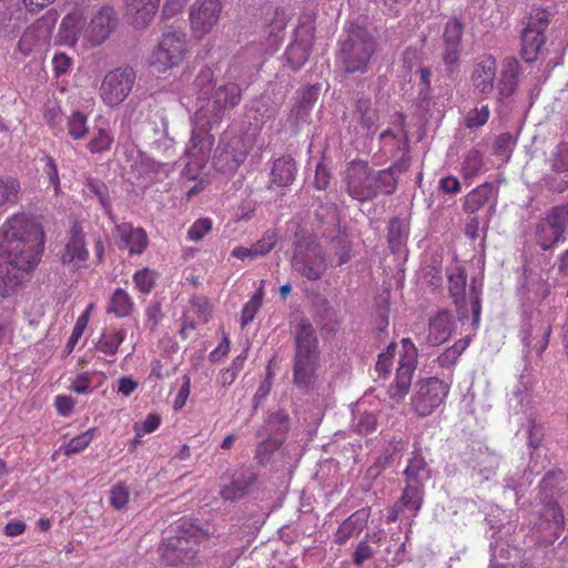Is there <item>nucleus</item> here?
Masks as SVG:
<instances>
[{"label":"nucleus","mask_w":568,"mask_h":568,"mask_svg":"<svg viewBox=\"0 0 568 568\" xmlns=\"http://www.w3.org/2000/svg\"><path fill=\"white\" fill-rule=\"evenodd\" d=\"M161 416L156 413L149 414L144 420L140 423H135L133 426L135 436L138 438L142 437L143 435L151 434L155 432L160 425H161Z\"/></svg>","instance_id":"obj_56"},{"label":"nucleus","mask_w":568,"mask_h":568,"mask_svg":"<svg viewBox=\"0 0 568 568\" xmlns=\"http://www.w3.org/2000/svg\"><path fill=\"white\" fill-rule=\"evenodd\" d=\"M405 230L398 220H393L388 229V244L393 252H399L405 244Z\"/></svg>","instance_id":"obj_50"},{"label":"nucleus","mask_w":568,"mask_h":568,"mask_svg":"<svg viewBox=\"0 0 568 568\" xmlns=\"http://www.w3.org/2000/svg\"><path fill=\"white\" fill-rule=\"evenodd\" d=\"M374 52V38L366 30L357 28L343 42L338 61L347 73L365 72Z\"/></svg>","instance_id":"obj_7"},{"label":"nucleus","mask_w":568,"mask_h":568,"mask_svg":"<svg viewBox=\"0 0 568 568\" xmlns=\"http://www.w3.org/2000/svg\"><path fill=\"white\" fill-rule=\"evenodd\" d=\"M352 242L349 236L342 230H337L328 244L327 255L331 265H343L351 260Z\"/></svg>","instance_id":"obj_30"},{"label":"nucleus","mask_w":568,"mask_h":568,"mask_svg":"<svg viewBox=\"0 0 568 568\" xmlns=\"http://www.w3.org/2000/svg\"><path fill=\"white\" fill-rule=\"evenodd\" d=\"M460 50L458 45H446L443 53L444 63L449 72L455 70L459 62Z\"/></svg>","instance_id":"obj_64"},{"label":"nucleus","mask_w":568,"mask_h":568,"mask_svg":"<svg viewBox=\"0 0 568 568\" xmlns=\"http://www.w3.org/2000/svg\"><path fill=\"white\" fill-rule=\"evenodd\" d=\"M222 12L220 0H196L189 9V22L192 34L202 39L217 24Z\"/></svg>","instance_id":"obj_15"},{"label":"nucleus","mask_w":568,"mask_h":568,"mask_svg":"<svg viewBox=\"0 0 568 568\" xmlns=\"http://www.w3.org/2000/svg\"><path fill=\"white\" fill-rule=\"evenodd\" d=\"M189 52L186 33L169 30L163 33L159 44L149 58L150 65L158 72H165L178 67Z\"/></svg>","instance_id":"obj_8"},{"label":"nucleus","mask_w":568,"mask_h":568,"mask_svg":"<svg viewBox=\"0 0 568 568\" xmlns=\"http://www.w3.org/2000/svg\"><path fill=\"white\" fill-rule=\"evenodd\" d=\"M548 26L549 12L541 8L534 9L521 33V57L525 61H536L541 47L545 44L544 32Z\"/></svg>","instance_id":"obj_12"},{"label":"nucleus","mask_w":568,"mask_h":568,"mask_svg":"<svg viewBox=\"0 0 568 568\" xmlns=\"http://www.w3.org/2000/svg\"><path fill=\"white\" fill-rule=\"evenodd\" d=\"M377 417L374 413H364L356 423V430L362 435H367L376 430Z\"/></svg>","instance_id":"obj_60"},{"label":"nucleus","mask_w":568,"mask_h":568,"mask_svg":"<svg viewBox=\"0 0 568 568\" xmlns=\"http://www.w3.org/2000/svg\"><path fill=\"white\" fill-rule=\"evenodd\" d=\"M212 230V221L207 217L196 220L187 231V239L193 242L201 241Z\"/></svg>","instance_id":"obj_57"},{"label":"nucleus","mask_w":568,"mask_h":568,"mask_svg":"<svg viewBox=\"0 0 568 568\" xmlns=\"http://www.w3.org/2000/svg\"><path fill=\"white\" fill-rule=\"evenodd\" d=\"M497 78V61L491 54L476 58L471 64L469 81L474 94L487 99L494 91Z\"/></svg>","instance_id":"obj_17"},{"label":"nucleus","mask_w":568,"mask_h":568,"mask_svg":"<svg viewBox=\"0 0 568 568\" xmlns=\"http://www.w3.org/2000/svg\"><path fill=\"white\" fill-rule=\"evenodd\" d=\"M253 145L254 138L248 134L222 139L213 155V166L225 174L236 172Z\"/></svg>","instance_id":"obj_9"},{"label":"nucleus","mask_w":568,"mask_h":568,"mask_svg":"<svg viewBox=\"0 0 568 568\" xmlns=\"http://www.w3.org/2000/svg\"><path fill=\"white\" fill-rule=\"evenodd\" d=\"M568 233V205L552 207L535 226L534 241L544 251L565 242Z\"/></svg>","instance_id":"obj_10"},{"label":"nucleus","mask_w":568,"mask_h":568,"mask_svg":"<svg viewBox=\"0 0 568 568\" xmlns=\"http://www.w3.org/2000/svg\"><path fill=\"white\" fill-rule=\"evenodd\" d=\"M408 448V442L407 440H403L402 438H394L392 439L386 449H385V453L387 455V460L388 462H395L397 459H399L403 455V453L405 450H407Z\"/></svg>","instance_id":"obj_59"},{"label":"nucleus","mask_w":568,"mask_h":568,"mask_svg":"<svg viewBox=\"0 0 568 568\" xmlns=\"http://www.w3.org/2000/svg\"><path fill=\"white\" fill-rule=\"evenodd\" d=\"M156 277V273L153 270L144 267L140 271H136L133 274L132 280L134 283V287L139 292L143 294H149L155 285Z\"/></svg>","instance_id":"obj_47"},{"label":"nucleus","mask_w":568,"mask_h":568,"mask_svg":"<svg viewBox=\"0 0 568 568\" xmlns=\"http://www.w3.org/2000/svg\"><path fill=\"white\" fill-rule=\"evenodd\" d=\"M89 252L85 247L84 234L82 227L75 223L70 232V239L61 253L63 264L72 267H80L87 261Z\"/></svg>","instance_id":"obj_21"},{"label":"nucleus","mask_w":568,"mask_h":568,"mask_svg":"<svg viewBox=\"0 0 568 568\" xmlns=\"http://www.w3.org/2000/svg\"><path fill=\"white\" fill-rule=\"evenodd\" d=\"M130 499V489L124 483L115 484L110 490V504L113 508L124 509Z\"/></svg>","instance_id":"obj_51"},{"label":"nucleus","mask_w":568,"mask_h":568,"mask_svg":"<svg viewBox=\"0 0 568 568\" xmlns=\"http://www.w3.org/2000/svg\"><path fill=\"white\" fill-rule=\"evenodd\" d=\"M194 85L199 100L205 102L196 112L195 119H205L207 125L220 123L224 114L237 106L242 100V88L232 81L217 84L210 67H203L199 71Z\"/></svg>","instance_id":"obj_3"},{"label":"nucleus","mask_w":568,"mask_h":568,"mask_svg":"<svg viewBox=\"0 0 568 568\" xmlns=\"http://www.w3.org/2000/svg\"><path fill=\"white\" fill-rule=\"evenodd\" d=\"M135 82V72L131 68H118L108 72L100 87V97L109 106L121 104L130 94Z\"/></svg>","instance_id":"obj_13"},{"label":"nucleus","mask_w":568,"mask_h":568,"mask_svg":"<svg viewBox=\"0 0 568 568\" xmlns=\"http://www.w3.org/2000/svg\"><path fill=\"white\" fill-rule=\"evenodd\" d=\"M417 364V348L409 338L402 339V352L394 384L388 393L392 398L402 399L408 393Z\"/></svg>","instance_id":"obj_14"},{"label":"nucleus","mask_w":568,"mask_h":568,"mask_svg":"<svg viewBox=\"0 0 568 568\" xmlns=\"http://www.w3.org/2000/svg\"><path fill=\"white\" fill-rule=\"evenodd\" d=\"M253 480V475L246 476L244 473L235 474L231 483L223 485L221 488L222 498L231 501L242 498Z\"/></svg>","instance_id":"obj_34"},{"label":"nucleus","mask_w":568,"mask_h":568,"mask_svg":"<svg viewBox=\"0 0 568 568\" xmlns=\"http://www.w3.org/2000/svg\"><path fill=\"white\" fill-rule=\"evenodd\" d=\"M294 384L307 387L314 377L317 362V338L311 323L302 320L295 331Z\"/></svg>","instance_id":"obj_4"},{"label":"nucleus","mask_w":568,"mask_h":568,"mask_svg":"<svg viewBox=\"0 0 568 568\" xmlns=\"http://www.w3.org/2000/svg\"><path fill=\"white\" fill-rule=\"evenodd\" d=\"M43 173L48 178L49 183L54 187L55 192H58L60 187L58 166L51 156L44 158Z\"/></svg>","instance_id":"obj_62"},{"label":"nucleus","mask_w":568,"mask_h":568,"mask_svg":"<svg viewBox=\"0 0 568 568\" xmlns=\"http://www.w3.org/2000/svg\"><path fill=\"white\" fill-rule=\"evenodd\" d=\"M95 435V428H90L87 432L71 438L64 446V454L67 456L78 454L84 450L90 443L93 440Z\"/></svg>","instance_id":"obj_49"},{"label":"nucleus","mask_w":568,"mask_h":568,"mask_svg":"<svg viewBox=\"0 0 568 568\" xmlns=\"http://www.w3.org/2000/svg\"><path fill=\"white\" fill-rule=\"evenodd\" d=\"M116 24L118 14L109 4L93 9L75 6L62 18L58 37L63 45L89 50L103 44Z\"/></svg>","instance_id":"obj_2"},{"label":"nucleus","mask_w":568,"mask_h":568,"mask_svg":"<svg viewBox=\"0 0 568 568\" xmlns=\"http://www.w3.org/2000/svg\"><path fill=\"white\" fill-rule=\"evenodd\" d=\"M92 308H93V305L90 304L87 307V310L83 312V314H81L78 317L77 323L72 329V334L69 338V345H74L77 343V341L82 336V334L88 325L89 316H90Z\"/></svg>","instance_id":"obj_58"},{"label":"nucleus","mask_w":568,"mask_h":568,"mask_svg":"<svg viewBox=\"0 0 568 568\" xmlns=\"http://www.w3.org/2000/svg\"><path fill=\"white\" fill-rule=\"evenodd\" d=\"M285 27L286 20L284 14L275 12L274 18L265 30V33H267L266 43L263 48L265 53H273L278 49L284 37Z\"/></svg>","instance_id":"obj_33"},{"label":"nucleus","mask_w":568,"mask_h":568,"mask_svg":"<svg viewBox=\"0 0 568 568\" xmlns=\"http://www.w3.org/2000/svg\"><path fill=\"white\" fill-rule=\"evenodd\" d=\"M473 477H478L479 481L488 480L495 476L499 467V456L488 448L479 449L473 458Z\"/></svg>","instance_id":"obj_28"},{"label":"nucleus","mask_w":568,"mask_h":568,"mask_svg":"<svg viewBox=\"0 0 568 568\" xmlns=\"http://www.w3.org/2000/svg\"><path fill=\"white\" fill-rule=\"evenodd\" d=\"M264 297V282L260 283V287L257 291L251 296V298L245 303L242 310L241 316V325L245 327L250 323H252L255 318L256 313L262 306Z\"/></svg>","instance_id":"obj_42"},{"label":"nucleus","mask_w":568,"mask_h":568,"mask_svg":"<svg viewBox=\"0 0 568 568\" xmlns=\"http://www.w3.org/2000/svg\"><path fill=\"white\" fill-rule=\"evenodd\" d=\"M395 353L396 345L392 343L387 346V349L384 353L378 355L376 363V372L378 373V376L386 378L390 375V368Z\"/></svg>","instance_id":"obj_55"},{"label":"nucleus","mask_w":568,"mask_h":568,"mask_svg":"<svg viewBox=\"0 0 568 568\" xmlns=\"http://www.w3.org/2000/svg\"><path fill=\"white\" fill-rule=\"evenodd\" d=\"M311 53L310 41L295 40L286 49L285 55L287 63L293 70L301 69L307 61Z\"/></svg>","instance_id":"obj_39"},{"label":"nucleus","mask_w":568,"mask_h":568,"mask_svg":"<svg viewBox=\"0 0 568 568\" xmlns=\"http://www.w3.org/2000/svg\"><path fill=\"white\" fill-rule=\"evenodd\" d=\"M91 384H92V375L88 372H84V373L77 375L73 378L70 388L77 394H88L92 390Z\"/></svg>","instance_id":"obj_61"},{"label":"nucleus","mask_w":568,"mask_h":568,"mask_svg":"<svg viewBox=\"0 0 568 568\" xmlns=\"http://www.w3.org/2000/svg\"><path fill=\"white\" fill-rule=\"evenodd\" d=\"M146 326L154 331L162 320V311L160 303H151L145 310Z\"/></svg>","instance_id":"obj_63"},{"label":"nucleus","mask_w":568,"mask_h":568,"mask_svg":"<svg viewBox=\"0 0 568 568\" xmlns=\"http://www.w3.org/2000/svg\"><path fill=\"white\" fill-rule=\"evenodd\" d=\"M373 176L375 180L376 196L379 193L393 194L395 192L397 179L394 166L378 172L373 171Z\"/></svg>","instance_id":"obj_43"},{"label":"nucleus","mask_w":568,"mask_h":568,"mask_svg":"<svg viewBox=\"0 0 568 568\" xmlns=\"http://www.w3.org/2000/svg\"><path fill=\"white\" fill-rule=\"evenodd\" d=\"M498 189L493 183H483L465 196L464 209L468 213H475L487 207L494 211L497 205Z\"/></svg>","instance_id":"obj_22"},{"label":"nucleus","mask_w":568,"mask_h":568,"mask_svg":"<svg viewBox=\"0 0 568 568\" xmlns=\"http://www.w3.org/2000/svg\"><path fill=\"white\" fill-rule=\"evenodd\" d=\"M278 234L276 230H267L263 236L256 241L252 246L255 250L257 257L264 256L270 253L276 245Z\"/></svg>","instance_id":"obj_53"},{"label":"nucleus","mask_w":568,"mask_h":568,"mask_svg":"<svg viewBox=\"0 0 568 568\" xmlns=\"http://www.w3.org/2000/svg\"><path fill=\"white\" fill-rule=\"evenodd\" d=\"M44 231L33 217L23 213L7 219L0 227V295L14 294L41 261Z\"/></svg>","instance_id":"obj_1"},{"label":"nucleus","mask_w":568,"mask_h":568,"mask_svg":"<svg viewBox=\"0 0 568 568\" xmlns=\"http://www.w3.org/2000/svg\"><path fill=\"white\" fill-rule=\"evenodd\" d=\"M463 34V23L458 19H450L447 21L444 30V43L446 45L460 47Z\"/></svg>","instance_id":"obj_54"},{"label":"nucleus","mask_w":568,"mask_h":568,"mask_svg":"<svg viewBox=\"0 0 568 568\" xmlns=\"http://www.w3.org/2000/svg\"><path fill=\"white\" fill-rule=\"evenodd\" d=\"M469 339L468 338H460L457 342H455L454 345L446 348L438 357L437 362L440 367H450L453 366L459 356L463 354V352L468 347Z\"/></svg>","instance_id":"obj_44"},{"label":"nucleus","mask_w":568,"mask_h":568,"mask_svg":"<svg viewBox=\"0 0 568 568\" xmlns=\"http://www.w3.org/2000/svg\"><path fill=\"white\" fill-rule=\"evenodd\" d=\"M87 189L90 194L94 195L99 200L101 206L105 210L109 217L114 221L106 185L98 180L91 179L87 183Z\"/></svg>","instance_id":"obj_46"},{"label":"nucleus","mask_w":568,"mask_h":568,"mask_svg":"<svg viewBox=\"0 0 568 568\" xmlns=\"http://www.w3.org/2000/svg\"><path fill=\"white\" fill-rule=\"evenodd\" d=\"M125 337V329L104 332L95 343V348L105 356L113 357L118 353V349L124 342Z\"/></svg>","instance_id":"obj_36"},{"label":"nucleus","mask_w":568,"mask_h":568,"mask_svg":"<svg viewBox=\"0 0 568 568\" xmlns=\"http://www.w3.org/2000/svg\"><path fill=\"white\" fill-rule=\"evenodd\" d=\"M189 539L176 535L169 538L161 547L162 557L170 566L185 564L193 556V550L187 546Z\"/></svg>","instance_id":"obj_25"},{"label":"nucleus","mask_w":568,"mask_h":568,"mask_svg":"<svg viewBox=\"0 0 568 568\" xmlns=\"http://www.w3.org/2000/svg\"><path fill=\"white\" fill-rule=\"evenodd\" d=\"M346 184L347 192L354 200L364 202L376 196L373 170L367 163L352 162L346 171Z\"/></svg>","instance_id":"obj_18"},{"label":"nucleus","mask_w":568,"mask_h":568,"mask_svg":"<svg viewBox=\"0 0 568 568\" xmlns=\"http://www.w3.org/2000/svg\"><path fill=\"white\" fill-rule=\"evenodd\" d=\"M520 70L521 68L517 59L511 57L505 59L500 79L497 83L498 101H504L515 93Z\"/></svg>","instance_id":"obj_24"},{"label":"nucleus","mask_w":568,"mask_h":568,"mask_svg":"<svg viewBox=\"0 0 568 568\" xmlns=\"http://www.w3.org/2000/svg\"><path fill=\"white\" fill-rule=\"evenodd\" d=\"M50 33L51 30L47 21L38 20L23 32L18 42V50L23 55H29L32 52L40 50L47 45L50 39Z\"/></svg>","instance_id":"obj_23"},{"label":"nucleus","mask_w":568,"mask_h":568,"mask_svg":"<svg viewBox=\"0 0 568 568\" xmlns=\"http://www.w3.org/2000/svg\"><path fill=\"white\" fill-rule=\"evenodd\" d=\"M160 0H126L128 13L134 27H148L158 9Z\"/></svg>","instance_id":"obj_27"},{"label":"nucleus","mask_w":568,"mask_h":568,"mask_svg":"<svg viewBox=\"0 0 568 568\" xmlns=\"http://www.w3.org/2000/svg\"><path fill=\"white\" fill-rule=\"evenodd\" d=\"M483 168V155L477 150H470L465 155L462 164V171L465 179L475 178Z\"/></svg>","instance_id":"obj_48"},{"label":"nucleus","mask_w":568,"mask_h":568,"mask_svg":"<svg viewBox=\"0 0 568 568\" xmlns=\"http://www.w3.org/2000/svg\"><path fill=\"white\" fill-rule=\"evenodd\" d=\"M532 481V471L524 470L523 474L516 471L514 474L507 475L505 478V488L513 493L516 503H518L520 496L524 490L530 486Z\"/></svg>","instance_id":"obj_40"},{"label":"nucleus","mask_w":568,"mask_h":568,"mask_svg":"<svg viewBox=\"0 0 568 568\" xmlns=\"http://www.w3.org/2000/svg\"><path fill=\"white\" fill-rule=\"evenodd\" d=\"M454 329V320L449 312L440 311L429 320L427 341L437 346L445 343Z\"/></svg>","instance_id":"obj_26"},{"label":"nucleus","mask_w":568,"mask_h":568,"mask_svg":"<svg viewBox=\"0 0 568 568\" xmlns=\"http://www.w3.org/2000/svg\"><path fill=\"white\" fill-rule=\"evenodd\" d=\"M467 274L463 267L456 266L448 273L449 293L454 298L459 316L466 317L467 310L465 308V293H466Z\"/></svg>","instance_id":"obj_31"},{"label":"nucleus","mask_w":568,"mask_h":568,"mask_svg":"<svg viewBox=\"0 0 568 568\" xmlns=\"http://www.w3.org/2000/svg\"><path fill=\"white\" fill-rule=\"evenodd\" d=\"M21 184L12 176H0V214L6 212L8 206L18 203Z\"/></svg>","instance_id":"obj_35"},{"label":"nucleus","mask_w":568,"mask_h":568,"mask_svg":"<svg viewBox=\"0 0 568 568\" xmlns=\"http://www.w3.org/2000/svg\"><path fill=\"white\" fill-rule=\"evenodd\" d=\"M368 519V511L359 509L345 519L334 535V541L338 545L346 544L351 538L356 537L365 528Z\"/></svg>","instance_id":"obj_29"},{"label":"nucleus","mask_w":568,"mask_h":568,"mask_svg":"<svg viewBox=\"0 0 568 568\" xmlns=\"http://www.w3.org/2000/svg\"><path fill=\"white\" fill-rule=\"evenodd\" d=\"M449 393V385L437 377L419 381L412 397L414 412L422 417L429 416L445 400Z\"/></svg>","instance_id":"obj_11"},{"label":"nucleus","mask_w":568,"mask_h":568,"mask_svg":"<svg viewBox=\"0 0 568 568\" xmlns=\"http://www.w3.org/2000/svg\"><path fill=\"white\" fill-rule=\"evenodd\" d=\"M113 234L119 250L128 251L130 255H141L149 244L145 231L131 223L116 224Z\"/></svg>","instance_id":"obj_20"},{"label":"nucleus","mask_w":568,"mask_h":568,"mask_svg":"<svg viewBox=\"0 0 568 568\" xmlns=\"http://www.w3.org/2000/svg\"><path fill=\"white\" fill-rule=\"evenodd\" d=\"M405 487L400 496V503L417 516L424 503V486L432 477V469L422 455L420 448H415L407 460L403 471Z\"/></svg>","instance_id":"obj_6"},{"label":"nucleus","mask_w":568,"mask_h":568,"mask_svg":"<svg viewBox=\"0 0 568 568\" xmlns=\"http://www.w3.org/2000/svg\"><path fill=\"white\" fill-rule=\"evenodd\" d=\"M65 129L71 139L83 140L89 132L88 115L80 110H73L65 119Z\"/></svg>","instance_id":"obj_37"},{"label":"nucleus","mask_w":568,"mask_h":568,"mask_svg":"<svg viewBox=\"0 0 568 568\" xmlns=\"http://www.w3.org/2000/svg\"><path fill=\"white\" fill-rule=\"evenodd\" d=\"M134 303L130 294L123 288H116L110 297L108 312L116 317H125L130 315Z\"/></svg>","instance_id":"obj_38"},{"label":"nucleus","mask_w":568,"mask_h":568,"mask_svg":"<svg viewBox=\"0 0 568 568\" xmlns=\"http://www.w3.org/2000/svg\"><path fill=\"white\" fill-rule=\"evenodd\" d=\"M532 379L529 375L521 374L519 384L513 392L509 398V409L517 416V423L520 429L525 432L527 444L529 447L537 448L544 438V428L536 422L535 415L531 410V394Z\"/></svg>","instance_id":"obj_5"},{"label":"nucleus","mask_w":568,"mask_h":568,"mask_svg":"<svg viewBox=\"0 0 568 568\" xmlns=\"http://www.w3.org/2000/svg\"><path fill=\"white\" fill-rule=\"evenodd\" d=\"M544 516L547 518L548 528L551 530V537L546 541L552 542L558 538L557 531L561 529L564 525V515L558 504L554 503L546 507Z\"/></svg>","instance_id":"obj_45"},{"label":"nucleus","mask_w":568,"mask_h":568,"mask_svg":"<svg viewBox=\"0 0 568 568\" xmlns=\"http://www.w3.org/2000/svg\"><path fill=\"white\" fill-rule=\"evenodd\" d=\"M113 142L114 138L108 125L97 126L88 149L91 153H103L111 149Z\"/></svg>","instance_id":"obj_41"},{"label":"nucleus","mask_w":568,"mask_h":568,"mask_svg":"<svg viewBox=\"0 0 568 568\" xmlns=\"http://www.w3.org/2000/svg\"><path fill=\"white\" fill-rule=\"evenodd\" d=\"M489 115L490 111L487 105L474 108L467 112L465 116V125L471 130L483 126L488 121Z\"/></svg>","instance_id":"obj_52"},{"label":"nucleus","mask_w":568,"mask_h":568,"mask_svg":"<svg viewBox=\"0 0 568 568\" xmlns=\"http://www.w3.org/2000/svg\"><path fill=\"white\" fill-rule=\"evenodd\" d=\"M292 266L303 277L310 281H316L325 273L327 262L321 245L312 242L305 247H296L292 260Z\"/></svg>","instance_id":"obj_16"},{"label":"nucleus","mask_w":568,"mask_h":568,"mask_svg":"<svg viewBox=\"0 0 568 568\" xmlns=\"http://www.w3.org/2000/svg\"><path fill=\"white\" fill-rule=\"evenodd\" d=\"M214 143V136L210 133L206 124H195L191 132L190 142L185 149V155L187 159L193 160L196 166L204 168L212 146Z\"/></svg>","instance_id":"obj_19"},{"label":"nucleus","mask_w":568,"mask_h":568,"mask_svg":"<svg viewBox=\"0 0 568 568\" xmlns=\"http://www.w3.org/2000/svg\"><path fill=\"white\" fill-rule=\"evenodd\" d=\"M296 175V165L291 156H282L274 161L271 176L272 182L278 186H287L293 183Z\"/></svg>","instance_id":"obj_32"}]
</instances>
